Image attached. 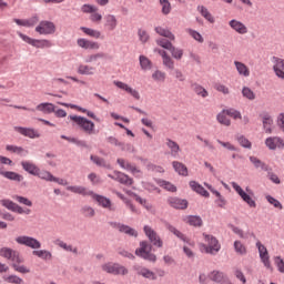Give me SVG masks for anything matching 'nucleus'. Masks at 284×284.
<instances>
[{"instance_id":"obj_1","label":"nucleus","mask_w":284,"mask_h":284,"mask_svg":"<svg viewBox=\"0 0 284 284\" xmlns=\"http://www.w3.org/2000/svg\"><path fill=\"white\" fill-rule=\"evenodd\" d=\"M0 256L12 262L11 267L14 272H18L19 274H30V267L21 264L23 263V257L19 255V252L10 247H2L0 248Z\"/></svg>"},{"instance_id":"obj_2","label":"nucleus","mask_w":284,"mask_h":284,"mask_svg":"<svg viewBox=\"0 0 284 284\" xmlns=\"http://www.w3.org/2000/svg\"><path fill=\"white\" fill-rule=\"evenodd\" d=\"M135 256L149 261L150 263H156V255L152 253V244L148 241L140 242V247L135 250Z\"/></svg>"},{"instance_id":"obj_3","label":"nucleus","mask_w":284,"mask_h":284,"mask_svg":"<svg viewBox=\"0 0 284 284\" xmlns=\"http://www.w3.org/2000/svg\"><path fill=\"white\" fill-rule=\"evenodd\" d=\"M203 237L206 244H201V247L206 254H212L214 256L221 252V244L219 243V240L214 237V235L203 233Z\"/></svg>"},{"instance_id":"obj_4","label":"nucleus","mask_w":284,"mask_h":284,"mask_svg":"<svg viewBox=\"0 0 284 284\" xmlns=\"http://www.w3.org/2000/svg\"><path fill=\"white\" fill-rule=\"evenodd\" d=\"M102 271L106 274H113L114 276H125L128 274V268L119 263H105L102 265Z\"/></svg>"},{"instance_id":"obj_5","label":"nucleus","mask_w":284,"mask_h":284,"mask_svg":"<svg viewBox=\"0 0 284 284\" xmlns=\"http://www.w3.org/2000/svg\"><path fill=\"white\" fill-rule=\"evenodd\" d=\"M72 121L77 123L78 128L85 132V134H94V122L83 116L73 115Z\"/></svg>"},{"instance_id":"obj_6","label":"nucleus","mask_w":284,"mask_h":284,"mask_svg":"<svg viewBox=\"0 0 284 284\" xmlns=\"http://www.w3.org/2000/svg\"><path fill=\"white\" fill-rule=\"evenodd\" d=\"M116 163H118V165H120V168L122 170L130 172L131 174H133V176H136V178L143 176V172L141 171V169H139V166H136V164H134L123 158H119L116 160Z\"/></svg>"},{"instance_id":"obj_7","label":"nucleus","mask_w":284,"mask_h":284,"mask_svg":"<svg viewBox=\"0 0 284 284\" xmlns=\"http://www.w3.org/2000/svg\"><path fill=\"white\" fill-rule=\"evenodd\" d=\"M20 39L24 41L26 43H29V45H32L33 48H40L43 50V48H52V42L50 40H37L32 39L23 33H19Z\"/></svg>"},{"instance_id":"obj_8","label":"nucleus","mask_w":284,"mask_h":284,"mask_svg":"<svg viewBox=\"0 0 284 284\" xmlns=\"http://www.w3.org/2000/svg\"><path fill=\"white\" fill-rule=\"evenodd\" d=\"M16 243H18V245H26V247H31V250H40L41 247V242H39V240L27 235L16 237Z\"/></svg>"},{"instance_id":"obj_9","label":"nucleus","mask_w":284,"mask_h":284,"mask_svg":"<svg viewBox=\"0 0 284 284\" xmlns=\"http://www.w3.org/2000/svg\"><path fill=\"white\" fill-rule=\"evenodd\" d=\"M231 185L233 190H235V192L239 194V196H241L244 203L248 204V207H256V201H254L252 196H250V194L245 193V191L243 190V187H241V185H239V183L232 182Z\"/></svg>"},{"instance_id":"obj_10","label":"nucleus","mask_w":284,"mask_h":284,"mask_svg":"<svg viewBox=\"0 0 284 284\" xmlns=\"http://www.w3.org/2000/svg\"><path fill=\"white\" fill-rule=\"evenodd\" d=\"M38 34H54L57 32V26L53 22L43 20L36 27Z\"/></svg>"},{"instance_id":"obj_11","label":"nucleus","mask_w":284,"mask_h":284,"mask_svg":"<svg viewBox=\"0 0 284 284\" xmlns=\"http://www.w3.org/2000/svg\"><path fill=\"white\" fill-rule=\"evenodd\" d=\"M108 176L113 181H118V183H121L122 185H132L134 183L132 178L120 171H114L113 174H108Z\"/></svg>"},{"instance_id":"obj_12","label":"nucleus","mask_w":284,"mask_h":284,"mask_svg":"<svg viewBox=\"0 0 284 284\" xmlns=\"http://www.w3.org/2000/svg\"><path fill=\"white\" fill-rule=\"evenodd\" d=\"M273 63V71L277 79H281V81H284V59H281L278 57L272 58Z\"/></svg>"},{"instance_id":"obj_13","label":"nucleus","mask_w":284,"mask_h":284,"mask_svg":"<svg viewBox=\"0 0 284 284\" xmlns=\"http://www.w3.org/2000/svg\"><path fill=\"white\" fill-rule=\"evenodd\" d=\"M13 130L14 132H18V134L27 136L28 139H39L41 136V133L33 128L14 126Z\"/></svg>"},{"instance_id":"obj_14","label":"nucleus","mask_w":284,"mask_h":284,"mask_svg":"<svg viewBox=\"0 0 284 284\" xmlns=\"http://www.w3.org/2000/svg\"><path fill=\"white\" fill-rule=\"evenodd\" d=\"M265 145L268 150H283L284 140L281 136H270L265 140Z\"/></svg>"},{"instance_id":"obj_15","label":"nucleus","mask_w":284,"mask_h":284,"mask_svg":"<svg viewBox=\"0 0 284 284\" xmlns=\"http://www.w3.org/2000/svg\"><path fill=\"white\" fill-rule=\"evenodd\" d=\"M256 247L258 250L260 258L262 263L270 270L272 264L270 263V253L267 252V247L261 243V241L256 242Z\"/></svg>"},{"instance_id":"obj_16","label":"nucleus","mask_w":284,"mask_h":284,"mask_svg":"<svg viewBox=\"0 0 284 284\" xmlns=\"http://www.w3.org/2000/svg\"><path fill=\"white\" fill-rule=\"evenodd\" d=\"M77 44L79 48H82V50H100L101 48V44L99 42L84 38L78 39Z\"/></svg>"},{"instance_id":"obj_17","label":"nucleus","mask_w":284,"mask_h":284,"mask_svg":"<svg viewBox=\"0 0 284 284\" xmlns=\"http://www.w3.org/2000/svg\"><path fill=\"white\" fill-rule=\"evenodd\" d=\"M133 270L139 276H143V278H149V281H156V274L146 267L134 265Z\"/></svg>"},{"instance_id":"obj_18","label":"nucleus","mask_w":284,"mask_h":284,"mask_svg":"<svg viewBox=\"0 0 284 284\" xmlns=\"http://www.w3.org/2000/svg\"><path fill=\"white\" fill-rule=\"evenodd\" d=\"M260 116L262 119L264 132L266 134H272V125H274V119L272 118V115H270V113L267 112H263L260 114Z\"/></svg>"},{"instance_id":"obj_19","label":"nucleus","mask_w":284,"mask_h":284,"mask_svg":"<svg viewBox=\"0 0 284 284\" xmlns=\"http://www.w3.org/2000/svg\"><path fill=\"white\" fill-rule=\"evenodd\" d=\"M91 199L97 201L98 205H100V207H104V210H114L112 207V201L103 195L93 193Z\"/></svg>"},{"instance_id":"obj_20","label":"nucleus","mask_w":284,"mask_h":284,"mask_svg":"<svg viewBox=\"0 0 284 284\" xmlns=\"http://www.w3.org/2000/svg\"><path fill=\"white\" fill-rule=\"evenodd\" d=\"M166 230L174 234L176 239H180V241H183V243H187V245L194 246V242H192L185 234H183L181 231H179L176 227H174L172 224H166Z\"/></svg>"},{"instance_id":"obj_21","label":"nucleus","mask_w":284,"mask_h":284,"mask_svg":"<svg viewBox=\"0 0 284 284\" xmlns=\"http://www.w3.org/2000/svg\"><path fill=\"white\" fill-rule=\"evenodd\" d=\"M118 26H119V20L116 19V16L111 13L104 16V28H106V30L112 32L116 30Z\"/></svg>"},{"instance_id":"obj_22","label":"nucleus","mask_w":284,"mask_h":284,"mask_svg":"<svg viewBox=\"0 0 284 284\" xmlns=\"http://www.w3.org/2000/svg\"><path fill=\"white\" fill-rule=\"evenodd\" d=\"M168 203L171 207H174V210H187V200L169 197Z\"/></svg>"},{"instance_id":"obj_23","label":"nucleus","mask_w":284,"mask_h":284,"mask_svg":"<svg viewBox=\"0 0 284 284\" xmlns=\"http://www.w3.org/2000/svg\"><path fill=\"white\" fill-rule=\"evenodd\" d=\"M229 26L231 29L234 30V32H236L237 34H247V26H245V23L233 19L229 22Z\"/></svg>"},{"instance_id":"obj_24","label":"nucleus","mask_w":284,"mask_h":284,"mask_svg":"<svg viewBox=\"0 0 284 284\" xmlns=\"http://www.w3.org/2000/svg\"><path fill=\"white\" fill-rule=\"evenodd\" d=\"M113 225L122 234H126L128 236H133L134 239H136V236H139V232H136V230H134L133 227H131L129 225L121 224V223H114Z\"/></svg>"},{"instance_id":"obj_25","label":"nucleus","mask_w":284,"mask_h":284,"mask_svg":"<svg viewBox=\"0 0 284 284\" xmlns=\"http://www.w3.org/2000/svg\"><path fill=\"white\" fill-rule=\"evenodd\" d=\"M162 57V63L168 70H174V60L164 50H155Z\"/></svg>"},{"instance_id":"obj_26","label":"nucleus","mask_w":284,"mask_h":284,"mask_svg":"<svg viewBox=\"0 0 284 284\" xmlns=\"http://www.w3.org/2000/svg\"><path fill=\"white\" fill-rule=\"evenodd\" d=\"M78 74H82L85 77H94L97 72V68L88 65V64H79L77 68Z\"/></svg>"},{"instance_id":"obj_27","label":"nucleus","mask_w":284,"mask_h":284,"mask_svg":"<svg viewBox=\"0 0 284 284\" xmlns=\"http://www.w3.org/2000/svg\"><path fill=\"white\" fill-rule=\"evenodd\" d=\"M0 175L4 179H9V181H17V183L23 181V175L12 171H3V169H0Z\"/></svg>"},{"instance_id":"obj_28","label":"nucleus","mask_w":284,"mask_h":284,"mask_svg":"<svg viewBox=\"0 0 284 284\" xmlns=\"http://www.w3.org/2000/svg\"><path fill=\"white\" fill-rule=\"evenodd\" d=\"M21 165L24 172H28V174H32V176H37V174H39L40 169L37 166V164L30 161H22Z\"/></svg>"},{"instance_id":"obj_29","label":"nucleus","mask_w":284,"mask_h":284,"mask_svg":"<svg viewBox=\"0 0 284 284\" xmlns=\"http://www.w3.org/2000/svg\"><path fill=\"white\" fill-rule=\"evenodd\" d=\"M166 148H169L171 156H173V159H176L179 156L181 152V146L179 145V143H176L172 139H166Z\"/></svg>"},{"instance_id":"obj_30","label":"nucleus","mask_w":284,"mask_h":284,"mask_svg":"<svg viewBox=\"0 0 284 284\" xmlns=\"http://www.w3.org/2000/svg\"><path fill=\"white\" fill-rule=\"evenodd\" d=\"M17 26H22L24 28H33L39 23V17L34 16L28 20L14 19L13 20Z\"/></svg>"},{"instance_id":"obj_31","label":"nucleus","mask_w":284,"mask_h":284,"mask_svg":"<svg viewBox=\"0 0 284 284\" xmlns=\"http://www.w3.org/2000/svg\"><path fill=\"white\" fill-rule=\"evenodd\" d=\"M36 176H39V179H42L43 181H50V182L60 183V184L63 183V180H59L54 178L52 173L48 171H41V169H39L38 174Z\"/></svg>"},{"instance_id":"obj_32","label":"nucleus","mask_w":284,"mask_h":284,"mask_svg":"<svg viewBox=\"0 0 284 284\" xmlns=\"http://www.w3.org/2000/svg\"><path fill=\"white\" fill-rule=\"evenodd\" d=\"M250 161L254 165L255 170H262L263 172L270 171V165L261 161L258 158L252 155L250 156Z\"/></svg>"},{"instance_id":"obj_33","label":"nucleus","mask_w":284,"mask_h":284,"mask_svg":"<svg viewBox=\"0 0 284 284\" xmlns=\"http://www.w3.org/2000/svg\"><path fill=\"white\" fill-rule=\"evenodd\" d=\"M191 89L197 97H201L202 99H207V97H210V92H207V90H205V88L199 83H192Z\"/></svg>"},{"instance_id":"obj_34","label":"nucleus","mask_w":284,"mask_h":284,"mask_svg":"<svg viewBox=\"0 0 284 284\" xmlns=\"http://www.w3.org/2000/svg\"><path fill=\"white\" fill-rule=\"evenodd\" d=\"M189 185L193 190V192L201 194V196H205V197L210 196V193L207 192V190H205V187H203V185L199 184V182L191 181L189 183Z\"/></svg>"},{"instance_id":"obj_35","label":"nucleus","mask_w":284,"mask_h":284,"mask_svg":"<svg viewBox=\"0 0 284 284\" xmlns=\"http://www.w3.org/2000/svg\"><path fill=\"white\" fill-rule=\"evenodd\" d=\"M90 160L92 161V163L98 165V168H105V170L112 169V165H110V163H108V161H105V159L103 158H99L98 155H91Z\"/></svg>"},{"instance_id":"obj_36","label":"nucleus","mask_w":284,"mask_h":284,"mask_svg":"<svg viewBox=\"0 0 284 284\" xmlns=\"http://www.w3.org/2000/svg\"><path fill=\"white\" fill-rule=\"evenodd\" d=\"M80 30H82L87 37H91L92 39H103V34L99 30L88 27H80Z\"/></svg>"},{"instance_id":"obj_37","label":"nucleus","mask_w":284,"mask_h":284,"mask_svg":"<svg viewBox=\"0 0 284 284\" xmlns=\"http://www.w3.org/2000/svg\"><path fill=\"white\" fill-rule=\"evenodd\" d=\"M36 110L38 112H43V114H52V112H54V104L43 102V103L38 104L36 106Z\"/></svg>"},{"instance_id":"obj_38","label":"nucleus","mask_w":284,"mask_h":284,"mask_svg":"<svg viewBox=\"0 0 284 284\" xmlns=\"http://www.w3.org/2000/svg\"><path fill=\"white\" fill-rule=\"evenodd\" d=\"M7 152H12V154H18V156H28V150L23 149L22 146L17 145H7Z\"/></svg>"},{"instance_id":"obj_39","label":"nucleus","mask_w":284,"mask_h":284,"mask_svg":"<svg viewBox=\"0 0 284 284\" xmlns=\"http://www.w3.org/2000/svg\"><path fill=\"white\" fill-rule=\"evenodd\" d=\"M234 65L237 70V74H240V77H250V68H247L245 65V63H243L241 61H234Z\"/></svg>"},{"instance_id":"obj_40","label":"nucleus","mask_w":284,"mask_h":284,"mask_svg":"<svg viewBox=\"0 0 284 284\" xmlns=\"http://www.w3.org/2000/svg\"><path fill=\"white\" fill-rule=\"evenodd\" d=\"M72 192L74 194H80L81 196H90L91 199L92 194H94V191L84 186H72Z\"/></svg>"},{"instance_id":"obj_41","label":"nucleus","mask_w":284,"mask_h":284,"mask_svg":"<svg viewBox=\"0 0 284 284\" xmlns=\"http://www.w3.org/2000/svg\"><path fill=\"white\" fill-rule=\"evenodd\" d=\"M154 31L156 32V34H160V37H165L166 39H170V41H174L175 39L174 33L163 27H155Z\"/></svg>"},{"instance_id":"obj_42","label":"nucleus","mask_w":284,"mask_h":284,"mask_svg":"<svg viewBox=\"0 0 284 284\" xmlns=\"http://www.w3.org/2000/svg\"><path fill=\"white\" fill-rule=\"evenodd\" d=\"M172 166L180 176H187V166H185V164L179 161H173Z\"/></svg>"},{"instance_id":"obj_43","label":"nucleus","mask_w":284,"mask_h":284,"mask_svg":"<svg viewBox=\"0 0 284 284\" xmlns=\"http://www.w3.org/2000/svg\"><path fill=\"white\" fill-rule=\"evenodd\" d=\"M209 278L214 283H223V281H225V273L221 271H212L209 274Z\"/></svg>"},{"instance_id":"obj_44","label":"nucleus","mask_w":284,"mask_h":284,"mask_svg":"<svg viewBox=\"0 0 284 284\" xmlns=\"http://www.w3.org/2000/svg\"><path fill=\"white\" fill-rule=\"evenodd\" d=\"M197 12L202 14V17L204 19H206V21H209V23H214V17L212 16V13H210V11L207 10V8L203 7V6H199L197 7Z\"/></svg>"},{"instance_id":"obj_45","label":"nucleus","mask_w":284,"mask_h":284,"mask_svg":"<svg viewBox=\"0 0 284 284\" xmlns=\"http://www.w3.org/2000/svg\"><path fill=\"white\" fill-rule=\"evenodd\" d=\"M226 110H223L216 115V120L221 123V125H225L226 128H230L232 125V121L226 115Z\"/></svg>"},{"instance_id":"obj_46","label":"nucleus","mask_w":284,"mask_h":284,"mask_svg":"<svg viewBox=\"0 0 284 284\" xmlns=\"http://www.w3.org/2000/svg\"><path fill=\"white\" fill-rule=\"evenodd\" d=\"M189 225H193V227H201L203 225V220L199 215H190L186 217Z\"/></svg>"},{"instance_id":"obj_47","label":"nucleus","mask_w":284,"mask_h":284,"mask_svg":"<svg viewBox=\"0 0 284 284\" xmlns=\"http://www.w3.org/2000/svg\"><path fill=\"white\" fill-rule=\"evenodd\" d=\"M33 256H38V258H42L43 261H50L52 258V253L45 250L32 251Z\"/></svg>"},{"instance_id":"obj_48","label":"nucleus","mask_w":284,"mask_h":284,"mask_svg":"<svg viewBox=\"0 0 284 284\" xmlns=\"http://www.w3.org/2000/svg\"><path fill=\"white\" fill-rule=\"evenodd\" d=\"M236 141L242 148H245L246 150H252V142H250V140L245 138V135L237 134Z\"/></svg>"},{"instance_id":"obj_49","label":"nucleus","mask_w":284,"mask_h":284,"mask_svg":"<svg viewBox=\"0 0 284 284\" xmlns=\"http://www.w3.org/2000/svg\"><path fill=\"white\" fill-rule=\"evenodd\" d=\"M143 232L150 242L159 236V233H156V231H154L150 225H144Z\"/></svg>"},{"instance_id":"obj_50","label":"nucleus","mask_w":284,"mask_h":284,"mask_svg":"<svg viewBox=\"0 0 284 284\" xmlns=\"http://www.w3.org/2000/svg\"><path fill=\"white\" fill-rule=\"evenodd\" d=\"M98 59H105V53L103 52H98V53H93V54H89L87 55V58L84 59L85 63H97Z\"/></svg>"},{"instance_id":"obj_51","label":"nucleus","mask_w":284,"mask_h":284,"mask_svg":"<svg viewBox=\"0 0 284 284\" xmlns=\"http://www.w3.org/2000/svg\"><path fill=\"white\" fill-rule=\"evenodd\" d=\"M141 69L144 71L152 70V61L145 55H140L139 58Z\"/></svg>"},{"instance_id":"obj_52","label":"nucleus","mask_w":284,"mask_h":284,"mask_svg":"<svg viewBox=\"0 0 284 284\" xmlns=\"http://www.w3.org/2000/svg\"><path fill=\"white\" fill-rule=\"evenodd\" d=\"M234 250L236 254H240V256H245L247 254V247L241 241H235L234 242Z\"/></svg>"},{"instance_id":"obj_53","label":"nucleus","mask_w":284,"mask_h":284,"mask_svg":"<svg viewBox=\"0 0 284 284\" xmlns=\"http://www.w3.org/2000/svg\"><path fill=\"white\" fill-rule=\"evenodd\" d=\"M160 6L162 7V14L168 16L172 12V3H170V0H160Z\"/></svg>"},{"instance_id":"obj_54","label":"nucleus","mask_w":284,"mask_h":284,"mask_svg":"<svg viewBox=\"0 0 284 284\" xmlns=\"http://www.w3.org/2000/svg\"><path fill=\"white\" fill-rule=\"evenodd\" d=\"M242 97H244V99H248V101H254V99H256V94L248 87H244L242 89Z\"/></svg>"},{"instance_id":"obj_55","label":"nucleus","mask_w":284,"mask_h":284,"mask_svg":"<svg viewBox=\"0 0 284 284\" xmlns=\"http://www.w3.org/2000/svg\"><path fill=\"white\" fill-rule=\"evenodd\" d=\"M186 32L190 34V37H192V39H194V41H197V43H203V41H205L203 36H201L199 31L194 29H186Z\"/></svg>"},{"instance_id":"obj_56","label":"nucleus","mask_w":284,"mask_h":284,"mask_svg":"<svg viewBox=\"0 0 284 284\" xmlns=\"http://www.w3.org/2000/svg\"><path fill=\"white\" fill-rule=\"evenodd\" d=\"M3 281L11 284H23V278L19 277L18 275H7L3 277Z\"/></svg>"},{"instance_id":"obj_57","label":"nucleus","mask_w":284,"mask_h":284,"mask_svg":"<svg viewBox=\"0 0 284 284\" xmlns=\"http://www.w3.org/2000/svg\"><path fill=\"white\" fill-rule=\"evenodd\" d=\"M153 81H156L158 83H163L165 81V72L161 70H155L152 73Z\"/></svg>"},{"instance_id":"obj_58","label":"nucleus","mask_w":284,"mask_h":284,"mask_svg":"<svg viewBox=\"0 0 284 284\" xmlns=\"http://www.w3.org/2000/svg\"><path fill=\"white\" fill-rule=\"evenodd\" d=\"M265 199L267 203H270V205H273L277 210H283V204L281 203V201L276 200V197L272 195H266Z\"/></svg>"},{"instance_id":"obj_59","label":"nucleus","mask_w":284,"mask_h":284,"mask_svg":"<svg viewBox=\"0 0 284 284\" xmlns=\"http://www.w3.org/2000/svg\"><path fill=\"white\" fill-rule=\"evenodd\" d=\"M169 51L171 52L173 59H176L178 61H181V59H183V49H179L173 45L170 48Z\"/></svg>"},{"instance_id":"obj_60","label":"nucleus","mask_w":284,"mask_h":284,"mask_svg":"<svg viewBox=\"0 0 284 284\" xmlns=\"http://www.w3.org/2000/svg\"><path fill=\"white\" fill-rule=\"evenodd\" d=\"M136 202L142 205V207L146 209L148 212H154V206H152V203L148 202L145 199L138 196Z\"/></svg>"},{"instance_id":"obj_61","label":"nucleus","mask_w":284,"mask_h":284,"mask_svg":"<svg viewBox=\"0 0 284 284\" xmlns=\"http://www.w3.org/2000/svg\"><path fill=\"white\" fill-rule=\"evenodd\" d=\"M138 37L139 41H141L142 43H148L150 41V33H148L144 29L138 30Z\"/></svg>"},{"instance_id":"obj_62","label":"nucleus","mask_w":284,"mask_h":284,"mask_svg":"<svg viewBox=\"0 0 284 284\" xmlns=\"http://www.w3.org/2000/svg\"><path fill=\"white\" fill-rule=\"evenodd\" d=\"M82 214L87 217V219H93V216H95L97 212L94 211V209H92V206H83L82 207Z\"/></svg>"},{"instance_id":"obj_63","label":"nucleus","mask_w":284,"mask_h":284,"mask_svg":"<svg viewBox=\"0 0 284 284\" xmlns=\"http://www.w3.org/2000/svg\"><path fill=\"white\" fill-rule=\"evenodd\" d=\"M159 185L161 187H164V190H168V192H176V187L174 186V184H172L165 180H160Z\"/></svg>"},{"instance_id":"obj_64","label":"nucleus","mask_w":284,"mask_h":284,"mask_svg":"<svg viewBox=\"0 0 284 284\" xmlns=\"http://www.w3.org/2000/svg\"><path fill=\"white\" fill-rule=\"evenodd\" d=\"M227 116H231L232 119H243V115L241 114V111L236 109H226Z\"/></svg>"}]
</instances>
